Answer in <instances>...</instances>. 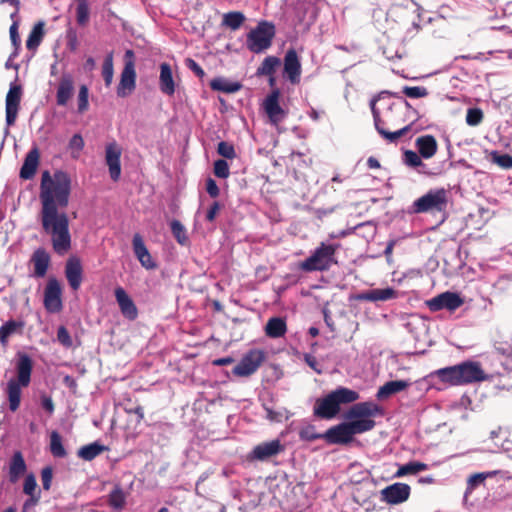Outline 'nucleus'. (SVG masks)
Returning a JSON list of instances; mask_svg holds the SVG:
<instances>
[{"label": "nucleus", "mask_w": 512, "mask_h": 512, "mask_svg": "<svg viewBox=\"0 0 512 512\" xmlns=\"http://www.w3.org/2000/svg\"><path fill=\"white\" fill-rule=\"evenodd\" d=\"M71 194V178L63 170L53 175L45 170L41 175L39 199L40 220L43 231L50 236L53 251L63 256L71 249L69 218L65 209Z\"/></svg>", "instance_id": "1"}, {"label": "nucleus", "mask_w": 512, "mask_h": 512, "mask_svg": "<svg viewBox=\"0 0 512 512\" xmlns=\"http://www.w3.org/2000/svg\"><path fill=\"white\" fill-rule=\"evenodd\" d=\"M383 414V408L373 401L355 403L343 414L346 421L327 429L322 433L323 439L331 445H347L354 435L373 430L376 426L374 418Z\"/></svg>", "instance_id": "2"}, {"label": "nucleus", "mask_w": 512, "mask_h": 512, "mask_svg": "<svg viewBox=\"0 0 512 512\" xmlns=\"http://www.w3.org/2000/svg\"><path fill=\"white\" fill-rule=\"evenodd\" d=\"M413 110L410 103L406 100L400 103H391L383 113L376 108V100L371 101V111L377 132L388 142L397 143L398 140L406 135L412 127L414 121L410 124L399 127L407 120V114Z\"/></svg>", "instance_id": "3"}, {"label": "nucleus", "mask_w": 512, "mask_h": 512, "mask_svg": "<svg viewBox=\"0 0 512 512\" xmlns=\"http://www.w3.org/2000/svg\"><path fill=\"white\" fill-rule=\"evenodd\" d=\"M358 399V392L341 386L325 397L318 398L313 407V414L320 419H333L339 414L342 404L354 403Z\"/></svg>", "instance_id": "4"}, {"label": "nucleus", "mask_w": 512, "mask_h": 512, "mask_svg": "<svg viewBox=\"0 0 512 512\" xmlns=\"http://www.w3.org/2000/svg\"><path fill=\"white\" fill-rule=\"evenodd\" d=\"M32 369L33 362L30 356L25 353H19L16 363L17 377L10 379L6 388L9 409L12 412L17 411L20 407L21 388L29 386L31 382Z\"/></svg>", "instance_id": "5"}, {"label": "nucleus", "mask_w": 512, "mask_h": 512, "mask_svg": "<svg viewBox=\"0 0 512 512\" xmlns=\"http://www.w3.org/2000/svg\"><path fill=\"white\" fill-rule=\"evenodd\" d=\"M448 204V192L444 188L430 189L426 194L416 199L411 207L410 213H441Z\"/></svg>", "instance_id": "6"}, {"label": "nucleus", "mask_w": 512, "mask_h": 512, "mask_svg": "<svg viewBox=\"0 0 512 512\" xmlns=\"http://www.w3.org/2000/svg\"><path fill=\"white\" fill-rule=\"evenodd\" d=\"M339 246V244L326 245L325 243H321L311 256L301 262L300 268L306 272L328 270L331 265L336 262L334 255Z\"/></svg>", "instance_id": "7"}, {"label": "nucleus", "mask_w": 512, "mask_h": 512, "mask_svg": "<svg viewBox=\"0 0 512 512\" xmlns=\"http://www.w3.org/2000/svg\"><path fill=\"white\" fill-rule=\"evenodd\" d=\"M275 36V26L267 21H261L256 28L247 34V48L253 53L268 49Z\"/></svg>", "instance_id": "8"}, {"label": "nucleus", "mask_w": 512, "mask_h": 512, "mask_svg": "<svg viewBox=\"0 0 512 512\" xmlns=\"http://www.w3.org/2000/svg\"><path fill=\"white\" fill-rule=\"evenodd\" d=\"M125 57L127 60L121 72L120 82L117 87V95L122 98L131 94L136 87V71L133 61V51L127 50Z\"/></svg>", "instance_id": "9"}, {"label": "nucleus", "mask_w": 512, "mask_h": 512, "mask_svg": "<svg viewBox=\"0 0 512 512\" xmlns=\"http://www.w3.org/2000/svg\"><path fill=\"white\" fill-rule=\"evenodd\" d=\"M264 360L265 354L262 350H249L233 368V374L239 377H248L257 371Z\"/></svg>", "instance_id": "10"}, {"label": "nucleus", "mask_w": 512, "mask_h": 512, "mask_svg": "<svg viewBox=\"0 0 512 512\" xmlns=\"http://www.w3.org/2000/svg\"><path fill=\"white\" fill-rule=\"evenodd\" d=\"M43 304L49 313H59L62 310V287L56 278L48 280L44 289Z\"/></svg>", "instance_id": "11"}, {"label": "nucleus", "mask_w": 512, "mask_h": 512, "mask_svg": "<svg viewBox=\"0 0 512 512\" xmlns=\"http://www.w3.org/2000/svg\"><path fill=\"white\" fill-rule=\"evenodd\" d=\"M464 300L459 294L454 292H444L426 301V305L432 312H437L442 309L455 311L461 307Z\"/></svg>", "instance_id": "12"}, {"label": "nucleus", "mask_w": 512, "mask_h": 512, "mask_svg": "<svg viewBox=\"0 0 512 512\" xmlns=\"http://www.w3.org/2000/svg\"><path fill=\"white\" fill-rule=\"evenodd\" d=\"M411 488L406 483L396 482L380 491V500L389 505H397L408 500Z\"/></svg>", "instance_id": "13"}, {"label": "nucleus", "mask_w": 512, "mask_h": 512, "mask_svg": "<svg viewBox=\"0 0 512 512\" xmlns=\"http://www.w3.org/2000/svg\"><path fill=\"white\" fill-rule=\"evenodd\" d=\"M458 370L461 385L482 382L488 380L489 378V376L482 369L479 362L465 361L458 364Z\"/></svg>", "instance_id": "14"}, {"label": "nucleus", "mask_w": 512, "mask_h": 512, "mask_svg": "<svg viewBox=\"0 0 512 512\" xmlns=\"http://www.w3.org/2000/svg\"><path fill=\"white\" fill-rule=\"evenodd\" d=\"M280 91L274 89L264 100L263 107L267 114L269 121L273 125H278L282 122L287 113L279 104Z\"/></svg>", "instance_id": "15"}, {"label": "nucleus", "mask_w": 512, "mask_h": 512, "mask_svg": "<svg viewBox=\"0 0 512 512\" xmlns=\"http://www.w3.org/2000/svg\"><path fill=\"white\" fill-rule=\"evenodd\" d=\"M22 97V88L20 85L13 84L10 86L9 91L6 95V123L7 126L15 124L18 111L20 108V102Z\"/></svg>", "instance_id": "16"}, {"label": "nucleus", "mask_w": 512, "mask_h": 512, "mask_svg": "<svg viewBox=\"0 0 512 512\" xmlns=\"http://www.w3.org/2000/svg\"><path fill=\"white\" fill-rule=\"evenodd\" d=\"M75 80L71 73H62L56 90V104L61 107L67 106L74 95Z\"/></svg>", "instance_id": "17"}, {"label": "nucleus", "mask_w": 512, "mask_h": 512, "mask_svg": "<svg viewBox=\"0 0 512 512\" xmlns=\"http://www.w3.org/2000/svg\"><path fill=\"white\" fill-rule=\"evenodd\" d=\"M284 450V446L280 440H272L256 445L251 451V459L258 461H266L269 458L278 455Z\"/></svg>", "instance_id": "18"}, {"label": "nucleus", "mask_w": 512, "mask_h": 512, "mask_svg": "<svg viewBox=\"0 0 512 512\" xmlns=\"http://www.w3.org/2000/svg\"><path fill=\"white\" fill-rule=\"evenodd\" d=\"M106 164L109 168V174L113 181H118L121 175V148L116 143H110L106 146Z\"/></svg>", "instance_id": "19"}, {"label": "nucleus", "mask_w": 512, "mask_h": 512, "mask_svg": "<svg viewBox=\"0 0 512 512\" xmlns=\"http://www.w3.org/2000/svg\"><path fill=\"white\" fill-rule=\"evenodd\" d=\"M40 164V152L37 146H34L26 154L19 176L23 180L32 179Z\"/></svg>", "instance_id": "20"}, {"label": "nucleus", "mask_w": 512, "mask_h": 512, "mask_svg": "<svg viewBox=\"0 0 512 512\" xmlns=\"http://www.w3.org/2000/svg\"><path fill=\"white\" fill-rule=\"evenodd\" d=\"M115 298L119 305L121 313L127 319L135 320L138 316L137 307L133 300L129 297V295L122 287H117L115 289Z\"/></svg>", "instance_id": "21"}, {"label": "nucleus", "mask_w": 512, "mask_h": 512, "mask_svg": "<svg viewBox=\"0 0 512 512\" xmlns=\"http://www.w3.org/2000/svg\"><path fill=\"white\" fill-rule=\"evenodd\" d=\"M27 471V465L21 451H15L9 460V481L16 483Z\"/></svg>", "instance_id": "22"}, {"label": "nucleus", "mask_w": 512, "mask_h": 512, "mask_svg": "<svg viewBox=\"0 0 512 512\" xmlns=\"http://www.w3.org/2000/svg\"><path fill=\"white\" fill-rule=\"evenodd\" d=\"M284 72L287 74L289 80L292 83H297L299 81L301 65L298 59L297 52L294 49L288 50L285 54Z\"/></svg>", "instance_id": "23"}, {"label": "nucleus", "mask_w": 512, "mask_h": 512, "mask_svg": "<svg viewBox=\"0 0 512 512\" xmlns=\"http://www.w3.org/2000/svg\"><path fill=\"white\" fill-rule=\"evenodd\" d=\"M415 147L424 159L432 158L438 150V143L433 135H422L415 140Z\"/></svg>", "instance_id": "24"}, {"label": "nucleus", "mask_w": 512, "mask_h": 512, "mask_svg": "<svg viewBox=\"0 0 512 512\" xmlns=\"http://www.w3.org/2000/svg\"><path fill=\"white\" fill-rule=\"evenodd\" d=\"M31 263L34 267V276L42 278L49 268L50 255L44 248H37L31 256Z\"/></svg>", "instance_id": "25"}, {"label": "nucleus", "mask_w": 512, "mask_h": 512, "mask_svg": "<svg viewBox=\"0 0 512 512\" xmlns=\"http://www.w3.org/2000/svg\"><path fill=\"white\" fill-rule=\"evenodd\" d=\"M65 275L71 288L78 290L82 282V266L79 259L71 258L67 261Z\"/></svg>", "instance_id": "26"}, {"label": "nucleus", "mask_w": 512, "mask_h": 512, "mask_svg": "<svg viewBox=\"0 0 512 512\" xmlns=\"http://www.w3.org/2000/svg\"><path fill=\"white\" fill-rule=\"evenodd\" d=\"M25 327V322L22 320H8L0 327V344L2 347H7L9 338L15 334L22 335Z\"/></svg>", "instance_id": "27"}, {"label": "nucleus", "mask_w": 512, "mask_h": 512, "mask_svg": "<svg viewBox=\"0 0 512 512\" xmlns=\"http://www.w3.org/2000/svg\"><path fill=\"white\" fill-rule=\"evenodd\" d=\"M159 88L162 93L172 96L175 93V82L169 63L160 64Z\"/></svg>", "instance_id": "28"}, {"label": "nucleus", "mask_w": 512, "mask_h": 512, "mask_svg": "<svg viewBox=\"0 0 512 512\" xmlns=\"http://www.w3.org/2000/svg\"><path fill=\"white\" fill-rule=\"evenodd\" d=\"M264 331L265 335L272 339L283 337L287 332L285 319L281 317H272L268 319Z\"/></svg>", "instance_id": "29"}, {"label": "nucleus", "mask_w": 512, "mask_h": 512, "mask_svg": "<svg viewBox=\"0 0 512 512\" xmlns=\"http://www.w3.org/2000/svg\"><path fill=\"white\" fill-rule=\"evenodd\" d=\"M45 36V22L38 21L30 31L26 40V48L29 51H36Z\"/></svg>", "instance_id": "30"}, {"label": "nucleus", "mask_w": 512, "mask_h": 512, "mask_svg": "<svg viewBox=\"0 0 512 512\" xmlns=\"http://www.w3.org/2000/svg\"><path fill=\"white\" fill-rule=\"evenodd\" d=\"M410 385L411 383L406 380L388 381L379 388L376 396L378 399H385L393 394L405 390Z\"/></svg>", "instance_id": "31"}, {"label": "nucleus", "mask_w": 512, "mask_h": 512, "mask_svg": "<svg viewBox=\"0 0 512 512\" xmlns=\"http://www.w3.org/2000/svg\"><path fill=\"white\" fill-rule=\"evenodd\" d=\"M434 375L443 383L451 386H461L458 365L438 369L434 372Z\"/></svg>", "instance_id": "32"}, {"label": "nucleus", "mask_w": 512, "mask_h": 512, "mask_svg": "<svg viewBox=\"0 0 512 512\" xmlns=\"http://www.w3.org/2000/svg\"><path fill=\"white\" fill-rule=\"evenodd\" d=\"M107 449L106 446L101 445L97 442L82 446L78 452L77 455L79 458L85 460V461H91L95 459L97 456H99L101 453H103Z\"/></svg>", "instance_id": "33"}, {"label": "nucleus", "mask_w": 512, "mask_h": 512, "mask_svg": "<svg viewBox=\"0 0 512 512\" xmlns=\"http://www.w3.org/2000/svg\"><path fill=\"white\" fill-rule=\"evenodd\" d=\"M397 292L393 288H384V289H373L362 295V299L368 301H387L395 298Z\"/></svg>", "instance_id": "34"}, {"label": "nucleus", "mask_w": 512, "mask_h": 512, "mask_svg": "<svg viewBox=\"0 0 512 512\" xmlns=\"http://www.w3.org/2000/svg\"><path fill=\"white\" fill-rule=\"evenodd\" d=\"M127 494L120 485H115L108 495V504L115 510H122L126 504Z\"/></svg>", "instance_id": "35"}, {"label": "nucleus", "mask_w": 512, "mask_h": 512, "mask_svg": "<svg viewBox=\"0 0 512 512\" xmlns=\"http://www.w3.org/2000/svg\"><path fill=\"white\" fill-rule=\"evenodd\" d=\"M90 19L89 0H76V21L79 26L85 27Z\"/></svg>", "instance_id": "36"}, {"label": "nucleus", "mask_w": 512, "mask_h": 512, "mask_svg": "<svg viewBox=\"0 0 512 512\" xmlns=\"http://www.w3.org/2000/svg\"><path fill=\"white\" fill-rule=\"evenodd\" d=\"M428 469V465L423 462L419 461H411L408 462L398 468V470L395 473V477H403L405 475H413L417 474L418 472L425 471Z\"/></svg>", "instance_id": "37"}, {"label": "nucleus", "mask_w": 512, "mask_h": 512, "mask_svg": "<svg viewBox=\"0 0 512 512\" xmlns=\"http://www.w3.org/2000/svg\"><path fill=\"white\" fill-rule=\"evenodd\" d=\"M280 65V59L275 56L266 57L262 64L257 68V76H271L274 74L277 67Z\"/></svg>", "instance_id": "38"}, {"label": "nucleus", "mask_w": 512, "mask_h": 512, "mask_svg": "<svg viewBox=\"0 0 512 512\" xmlns=\"http://www.w3.org/2000/svg\"><path fill=\"white\" fill-rule=\"evenodd\" d=\"M245 21V16L240 11H232L224 14L222 24L232 30H237Z\"/></svg>", "instance_id": "39"}, {"label": "nucleus", "mask_w": 512, "mask_h": 512, "mask_svg": "<svg viewBox=\"0 0 512 512\" xmlns=\"http://www.w3.org/2000/svg\"><path fill=\"white\" fill-rule=\"evenodd\" d=\"M50 451L55 457H65L67 452L62 444L61 435L57 431H52L50 434Z\"/></svg>", "instance_id": "40"}, {"label": "nucleus", "mask_w": 512, "mask_h": 512, "mask_svg": "<svg viewBox=\"0 0 512 512\" xmlns=\"http://www.w3.org/2000/svg\"><path fill=\"white\" fill-rule=\"evenodd\" d=\"M210 87L214 91H221L225 93H233L239 90L240 85L234 82H227L222 78H214L210 82Z\"/></svg>", "instance_id": "41"}, {"label": "nucleus", "mask_w": 512, "mask_h": 512, "mask_svg": "<svg viewBox=\"0 0 512 512\" xmlns=\"http://www.w3.org/2000/svg\"><path fill=\"white\" fill-rule=\"evenodd\" d=\"M89 109V89L83 84L79 87L77 95V111L80 114L85 113Z\"/></svg>", "instance_id": "42"}, {"label": "nucleus", "mask_w": 512, "mask_h": 512, "mask_svg": "<svg viewBox=\"0 0 512 512\" xmlns=\"http://www.w3.org/2000/svg\"><path fill=\"white\" fill-rule=\"evenodd\" d=\"M19 20H14L9 28V34H10V40L12 43V46L14 47V52L12 53L11 57H15L18 55V52L21 48V39L19 35Z\"/></svg>", "instance_id": "43"}, {"label": "nucleus", "mask_w": 512, "mask_h": 512, "mask_svg": "<svg viewBox=\"0 0 512 512\" xmlns=\"http://www.w3.org/2000/svg\"><path fill=\"white\" fill-rule=\"evenodd\" d=\"M170 228L173 236L181 245L186 244L188 241V237L186 234V229L183 224L179 220H172L170 223Z\"/></svg>", "instance_id": "44"}, {"label": "nucleus", "mask_w": 512, "mask_h": 512, "mask_svg": "<svg viewBox=\"0 0 512 512\" xmlns=\"http://www.w3.org/2000/svg\"><path fill=\"white\" fill-rule=\"evenodd\" d=\"M113 75V54L110 53L106 56L102 66V77L106 86H110L112 83Z\"/></svg>", "instance_id": "45"}, {"label": "nucleus", "mask_w": 512, "mask_h": 512, "mask_svg": "<svg viewBox=\"0 0 512 512\" xmlns=\"http://www.w3.org/2000/svg\"><path fill=\"white\" fill-rule=\"evenodd\" d=\"M491 159L493 163L497 164L503 169L512 168V156L509 154H500L497 151L491 153Z\"/></svg>", "instance_id": "46"}, {"label": "nucleus", "mask_w": 512, "mask_h": 512, "mask_svg": "<svg viewBox=\"0 0 512 512\" xmlns=\"http://www.w3.org/2000/svg\"><path fill=\"white\" fill-rule=\"evenodd\" d=\"M484 118L483 111L480 108H469L466 113V123L469 126H478Z\"/></svg>", "instance_id": "47"}, {"label": "nucleus", "mask_w": 512, "mask_h": 512, "mask_svg": "<svg viewBox=\"0 0 512 512\" xmlns=\"http://www.w3.org/2000/svg\"><path fill=\"white\" fill-rule=\"evenodd\" d=\"M404 162L410 167L417 168L420 166H424V163L422 161V157L420 154L412 150H407L404 153Z\"/></svg>", "instance_id": "48"}, {"label": "nucleus", "mask_w": 512, "mask_h": 512, "mask_svg": "<svg viewBox=\"0 0 512 512\" xmlns=\"http://www.w3.org/2000/svg\"><path fill=\"white\" fill-rule=\"evenodd\" d=\"M214 174L218 178L226 179L230 175L229 165L226 160L218 159L214 162Z\"/></svg>", "instance_id": "49"}, {"label": "nucleus", "mask_w": 512, "mask_h": 512, "mask_svg": "<svg viewBox=\"0 0 512 512\" xmlns=\"http://www.w3.org/2000/svg\"><path fill=\"white\" fill-rule=\"evenodd\" d=\"M217 152L219 155L227 159H234L236 157L234 146L226 141H221L218 143Z\"/></svg>", "instance_id": "50"}, {"label": "nucleus", "mask_w": 512, "mask_h": 512, "mask_svg": "<svg viewBox=\"0 0 512 512\" xmlns=\"http://www.w3.org/2000/svg\"><path fill=\"white\" fill-rule=\"evenodd\" d=\"M402 92L409 98H422L428 95L427 89L421 86H405Z\"/></svg>", "instance_id": "51"}, {"label": "nucleus", "mask_w": 512, "mask_h": 512, "mask_svg": "<svg viewBox=\"0 0 512 512\" xmlns=\"http://www.w3.org/2000/svg\"><path fill=\"white\" fill-rule=\"evenodd\" d=\"M133 250L137 259L148 252L147 247L144 244L143 238L140 234L136 233L132 240Z\"/></svg>", "instance_id": "52"}, {"label": "nucleus", "mask_w": 512, "mask_h": 512, "mask_svg": "<svg viewBox=\"0 0 512 512\" xmlns=\"http://www.w3.org/2000/svg\"><path fill=\"white\" fill-rule=\"evenodd\" d=\"M485 481L484 473H475L467 480L466 494L471 493L476 487L483 484Z\"/></svg>", "instance_id": "53"}, {"label": "nucleus", "mask_w": 512, "mask_h": 512, "mask_svg": "<svg viewBox=\"0 0 512 512\" xmlns=\"http://www.w3.org/2000/svg\"><path fill=\"white\" fill-rule=\"evenodd\" d=\"M299 436L302 440L310 442L317 439H323L322 433H317L313 426H308L302 429L299 433Z\"/></svg>", "instance_id": "54"}, {"label": "nucleus", "mask_w": 512, "mask_h": 512, "mask_svg": "<svg viewBox=\"0 0 512 512\" xmlns=\"http://www.w3.org/2000/svg\"><path fill=\"white\" fill-rule=\"evenodd\" d=\"M57 339L66 348H70L73 345L70 333L65 326H60L58 328Z\"/></svg>", "instance_id": "55"}, {"label": "nucleus", "mask_w": 512, "mask_h": 512, "mask_svg": "<svg viewBox=\"0 0 512 512\" xmlns=\"http://www.w3.org/2000/svg\"><path fill=\"white\" fill-rule=\"evenodd\" d=\"M37 487V482L33 474H30L26 476L24 485H23V492L27 495H36L35 490Z\"/></svg>", "instance_id": "56"}, {"label": "nucleus", "mask_w": 512, "mask_h": 512, "mask_svg": "<svg viewBox=\"0 0 512 512\" xmlns=\"http://www.w3.org/2000/svg\"><path fill=\"white\" fill-rule=\"evenodd\" d=\"M53 478V470L51 467H45L41 471V480L44 490H49Z\"/></svg>", "instance_id": "57"}, {"label": "nucleus", "mask_w": 512, "mask_h": 512, "mask_svg": "<svg viewBox=\"0 0 512 512\" xmlns=\"http://www.w3.org/2000/svg\"><path fill=\"white\" fill-rule=\"evenodd\" d=\"M304 361L305 363L312 369L314 370L317 374H321L322 373V369H321V366L320 364L318 363L317 359L315 356L311 355V354H305L304 355Z\"/></svg>", "instance_id": "58"}, {"label": "nucleus", "mask_w": 512, "mask_h": 512, "mask_svg": "<svg viewBox=\"0 0 512 512\" xmlns=\"http://www.w3.org/2000/svg\"><path fill=\"white\" fill-rule=\"evenodd\" d=\"M206 191L212 198L219 196L220 190L214 179L208 178L206 180Z\"/></svg>", "instance_id": "59"}, {"label": "nucleus", "mask_w": 512, "mask_h": 512, "mask_svg": "<svg viewBox=\"0 0 512 512\" xmlns=\"http://www.w3.org/2000/svg\"><path fill=\"white\" fill-rule=\"evenodd\" d=\"M186 66L193 71L199 78H203L205 76V72L202 67L193 59H186Z\"/></svg>", "instance_id": "60"}, {"label": "nucleus", "mask_w": 512, "mask_h": 512, "mask_svg": "<svg viewBox=\"0 0 512 512\" xmlns=\"http://www.w3.org/2000/svg\"><path fill=\"white\" fill-rule=\"evenodd\" d=\"M221 209V205L218 201H214L206 213V220L213 222Z\"/></svg>", "instance_id": "61"}, {"label": "nucleus", "mask_w": 512, "mask_h": 512, "mask_svg": "<svg viewBox=\"0 0 512 512\" xmlns=\"http://www.w3.org/2000/svg\"><path fill=\"white\" fill-rule=\"evenodd\" d=\"M69 147L81 151L84 147V140L80 134H75L69 141Z\"/></svg>", "instance_id": "62"}, {"label": "nucleus", "mask_w": 512, "mask_h": 512, "mask_svg": "<svg viewBox=\"0 0 512 512\" xmlns=\"http://www.w3.org/2000/svg\"><path fill=\"white\" fill-rule=\"evenodd\" d=\"M138 260L141 263V265L143 267H145L146 269L156 268V263L152 260V257L150 255L149 251L147 253H145L144 255H142L141 257H139Z\"/></svg>", "instance_id": "63"}, {"label": "nucleus", "mask_w": 512, "mask_h": 512, "mask_svg": "<svg viewBox=\"0 0 512 512\" xmlns=\"http://www.w3.org/2000/svg\"><path fill=\"white\" fill-rule=\"evenodd\" d=\"M264 409L266 411V417L270 421L280 422L282 420L283 414L279 411H274L270 407L264 405Z\"/></svg>", "instance_id": "64"}]
</instances>
